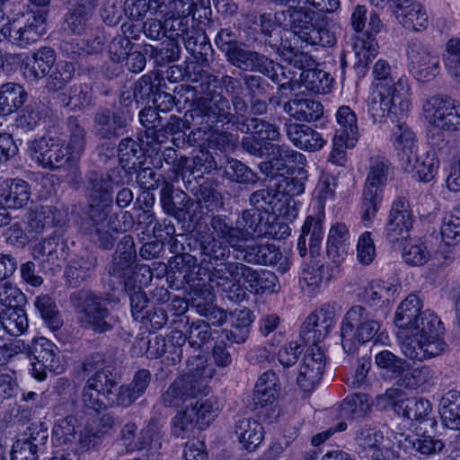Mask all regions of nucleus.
Instances as JSON below:
<instances>
[{"mask_svg":"<svg viewBox=\"0 0 460 460\" xmlns=\"http://www.w3.org/2000/svg\"><path fill=\"white\" fill-rule=\"evenodd\" d=\"M433 377V369L429 366H421L412 368L410 372H403L398 383L406 388L416 389L429 384Z\"/></svg>","mask_w":460,"mask_h":460,"instance_id":"52","label":"nucleus"},{"mask_svg":"<svg viewBox=\"0 0 460 460\" xmlns=\"http://www.w3.org/2000/svg\"><path fill=\"white\" fill-rule=\"evenodd\" d=\"M324 219L323 205L319 206L314 214L306 217L297 241V249L302 257L306 255L307 249L311 256L319 255L324 235Z\"/></svg>","mask_w":460,"mask_h":460,"instance_id":"21","label":"nucleus"},{"mask_svg":"<svg viewBox=\"0 0 460 460\" xmlns=\"http://www.w3.org/2000/svg\"><path fill=\"white\" fill-rule=\"evenodd\" d=\"M213 237L202 244L205 255L212 261L225 260L229 256L230 248L237 260L250 263L265 265L276 264L281 253L274 244L259 243L257 237L262 235L276 236L275 220L270 219L268 212L248 209L237 220L234 227L229 226L226 218L214 217L211 222Z\"/></svg>","mask_w":460,"mask_h":460,"instance_id":"2","label":"nucleus"},{"mask_svg":"<svg viewBox=\"0 0 460 460\" xmlns=\"http://www.w3.org/2000/svg\"><path fill=\"white\" fill-rule=\"evenodd\" d=\"M445 67L451 76L460 83V40L447 41L444 54Z\"/></svg>","mask_w":460,"mask_h":460,"instance_id":"57","label":"nucleus"},{"mask_svg":"<svg viewBox=\"0 0 460 460\" xmlns=\"http://www.w3.org/2000/svg\"><path fill=\"white\" fill-rule=\"evenodd\" d=\"M398 446L404 451L414 450L424 456H432L440 453L445 447L442 439L430 435H420L413 437H403L398 439Z\"/></svg>","mask_w":460,"mask_h":460,"instance_id":"32","label":"nucleus"},{"mask_svg":"<svg viewBox=\"0 0 460 460\" xmlns=\"http://www.w3.org/2000/svg\"><path fill=\"white\" fill-rule=\"evenodd\" d=\"M405 393L399 388L387 389L376 397V407L381 410L393 409L400 413L405 401Z\"/></svg>","mask_w":460,"mask_h":460,"instance_id":"59","label":"nucleus"},{"mask_svg":"<svg viewBox=\"0 0 460 460\" xmlns=\"http://www.w3.org/2000/svg\"><path fill=\"white\" fill-rule=\"evenodd\" d=\"M287 135L296 147L305 152L320 151L327 143L322 133L305 124H290Z\"/></svg>","mask_w":460,"mask_h":460,"instance_id":"27","label":"nucleus"},{"mask_svg":"<svg viewBox=\"0 0 460 460\" xmlns=\"http://www.w3.org/2000/svg\"><path fill=\"white\" fill-rule=\"evenodd\" d=\"M38 447L31 438L18 439L13 445L11 460H38Z\"/></svg>","mask_w":460,"mask_h":460,"instance_id":"62","label":"nucleus"},{"mask_svg":"<svg viewBox=\"0 0 460 460\" xmlns=\"http://www.w3.org/2000/svg\"><path fill=\"white\" fill-rule=\"evenodd\" d=\"M284 59L298 69L299 76L296 78L297 72H295L293 78L281 84V90L288 88L294 92L300 91L301 93L305 91L326 93L330 90L332 77L324 71L311 67L314 62L307 54L290 50Z\"/></svg>","mask_w":460,"mask_h":460,"instance_id":"11","label":"nucleus"},{"mask_svg":"<svg viewBox=\"0 0 460 460\" xmlns=\"http://www.w3.org/2000/svg\"><path fill=\"white\" fill-rule=\"evenodd\" d=\"M28 93L20 84L9 82L0 85V114L8 116L15 112L27 101Z\"/></svg>","mask_w":460,"mask_h":460,"instance_id":"33","label":"nucleus"},{"mask_svg":"<svg viewBox=\"0 0 460 460\" xmlns=\"http://www.w3.org/2000/svg\"><path fill=\"white\" fill-rule=\"evenodd\" d=\"M31 197L29 184L22 179H5L0 181V208L18 209L24 207Z\"/></svg>","mask_w":460,"mask_h":460,"instance_id":"25","label":"nucleus"},{"mask_svg":"<svg viewBox=\"0 0 460 460\" xmlns=\"http://www.w3.org/2000/svg\"><path fill=\"white\" fill-rule=\"evenodd\" d=\"M74 75V66L68 62H60L57 71L51 75L48 88L50 91L62 90L66 84L71 80Z\"/></svg>","mask_w":460,"mask_h":460,"instance_id":"64","label":"nucleus"},{"mask_svg":"<svg viewBox=\"0 0 460 460\" xmlns=\"http://www.w3.org/2000/svg\"><path fill=\"white\" fill-rule=\"evenodd\" d=\"M189 405L191 410H194L199 429L208 428L217 418L222 408L219 401L213 396L199 399Z\"/></svg>","mask_w":460,"mask_h":460,"instance_id":"39","label":"nucleus"},{"mask_svg":"<svg viewBox=\"0 0 460 460\" xmlns=\"http://www.w3.org/2000/svg\"><path fill=\"white\" fill-rule=\"evenodd\" d=\"M375 364L393 378H400L405 371L407 363L393 352L384 349L375 356Z\"/></svg>","mask_w":460,"mask_h":460,"instance_id":"48","label":"nucleus"},{"mask_svg":"<svg viewBox=\"0 0 460 460\" xmlns=\"http://www.w3.org/2000/svg\"><path fill=\"white\" fill-rule=\"evenodd\" d=\"M111 206V198L108 192H102L100 195V200L95 203L93 199L90 205V217L94 223V230H91L90 234L93 242H99L100 245L103 248H110L113 243L112 235L105 231L102 234L101 227H102L109 214V208Z\"/></svg>","mask_w":460,"mask_h":460,"instance_id":"26","label":"nucleus"},{"mask_svg":"<svg viewBox=\"0 0 460 460\" xmlns=\"http://www.w3.org/2000/svg\"><path fill=\"white\" fill-rule=\"evenodd\" d=\"M35 307L52 331H56L61 326L62 322L58 314L57 306L49 296H38L35 301Z\"/></svg>","mask_w":460,"mask_h":460,"instance_id":"55","label":"nucleus"},{"mask_svg":"<svg viewBox=\"0 0 460 460\" xmlns=\"http://www.w3.org/2000/svg\"><path fill=\"white\" fill-rule=\"evenodd\" d=\"M382 200L383 195L374 193L367 195L363 191L360 218L365 227H370L373 225Z\"/></svg>","mask_w":460,"mask_h":460,"instance_id":"58","label":"nucleus"},{"mask_svg":"<svg viewBox=\"0 0 460 460\" xmlns=\"http://www.w3.org/2000/svg\"><path fill=\"white\" fill-rule=\"evenodd\" d=\"M376 257V245L373 233L362 232L356 242V260L363 266L370 265Z\"/></svg>","mask_w":460,"mask_h":460,"instance_id":"51","label":"nucleus"},{"mask_svg":"<svg viewBox=\"0 0 460 460\" xmlns=\"http://www.w3.org/2000/svg\"><path fill=\"white\" fill-rule=\"evenodd\" d=\"M372 77L366 104L374 121L382 122L388 116L397 118L410 111L411 88L407 76L394 80L390 64L378 59L373 66Z\"/></svg>","mask_w":460,"mask_h":460,"instance_id":"4","label":"nucleus"},{"mask_svg":"<svg viewBox=\"0 0 460 460\" xmlns=\"http://www.w3.org/2000/svg\"><path fill=\"white\" fill-rule=\"evenodd\" d=\"M215 375L213 367L206 356L191 357L187 365V373L176 379L163 395L168 406H177L189 398L206 394L208 386Z\"/></svg>","mask_w":460,"mask_h":460,"instance_id":"7","label":"nucleus"},{"mask_svg":"<svg viewBox=\"0 0 460 460\" xmlns=\"http://www.w3.org/2000/svg\"><path fill=\"white\" fill-rule=\"evenodd\" d=\"M83 312V320L91 324L95 331L105 332L111 327L112 317L102 306V303L97 297H87Z\"/></svg>","mask_w":460,"mask_h":460,"instance_id":"38","label":"nucleus"},{"mask_svg":"<svg viewBox=\"0 0 460 460\" xmlns=\"http://www.w3.org/2000/svg\"><path fill=\"white\" fill-rule=\"evenodd\" d=\"M228 102L222 97L209 101L208 104L203 102L199 109L193 110L190 116L195 125V131L189 136V141L203 145L217 143L219 138L226 137L219 133L218 123H224L228 118Z\"/></svg>","mask_w":460,"mask_h":460,"instance_id":"10","label":"nucleus"},{"mask_svg":"<svg viewBox=\"0 0 460 460\" xmlns=\"http://www.w3.org/2000/svg\"><path fill=\"white\" fill-rule=\"evenodd\" d=\"M402 248V258L410 266H422L427 263L431 255L425 243L417 239H404Z\"/></svg>","mask_w":460,"mask_h":460,"instance_id":"44","label":"nucleus"},{"mask_svg":"<svg viewBox=\"0 0 460 460\" xmlns=\"http://www.w3.org/2000/svg\"><path fill=\"white\" fill-rule=\"evenodd\" d=\"M240 130L252 134V137L243 140V147L252 155H267L269 160L260 164L261 171L270 177L275 182L272 190H261L254 192L251 197L252 209L259 212H268L270 219L277 220L282 217L287 221H293L298 216L301 203L294 198L305 191V183L301 179L284 176L296 166L305 163L303 154L290 149L286 146H277L275 141L279 137L277 127L258 118H248L243 121H236Z\"/></svg>","mask_w":460,"mask_h":460,"instance_id":"1","label":"nucleus"},{"mask_svg":"<svg viewBox=\"0 0 460 460\" xmlns=\"http://www.w3.org/2000/svg\"><path fill=\"white\" fill-rule=\"evenodd\" d=\"M332 316L323 309L311 314L303 326V338L313 347L305 353L297 376V384L305 392H312L318 385L325 365V356L318 345L333 327Z\"/></svg>","mask_w":460,"mask_h":460,"instance_id":"5","label":"nucleus"},{"mask_svg":"<svg viewBox=\"0 0 460 460\" xmlns=\"http://www.w3.org/2000/svg\"><path fill=\"white\" fill-rule=\"evenodd\" d=\"M323 267L306 266L303 269L300 284L302 288L309 293H314L325 287L332 279H328L331 269L326 266L327 274H323Z\"/></svg>","mask_w":460,"mask_h":460,"instance_id":"46","label":"nucleus"},{"mask_svg":"<svg viewBox=\"0 0 460 460\" xmlns=\"http://www.w3.org/2000/svg\"><path fill=\"white\" fill-rule=\"evenodd\" d=\"M338 128L334 137L350 140L351 144H357L358 140V119L355 112L349 106H341L336 112Z\"/></svg>","mask_w":460,"mask_h":460,"instance_id":"41","label":"nucleus"},{"mask_svg":"<svg viewBox=\"0 0 460 460\" xmlns=\"http://www.w3.org/2000/svg\"><path fill=\"white\" fill-rule=\"evenodd\" d=\"M102 428L94 429L91 425L83 429L75 416L58 420L52 429V440L56 448L79 450L88 447L93 439L106 433L113 425L111 416L103 415L100 420Z\"/></svg>","mask_w":460,"mask_h":460,"instance_id":"8","label":"nucleus"},{"mask_svg":"<svg viewBox=\"0 0 460 460\" xmlns=\"http://www.w3.org/2000/svg\"><path fill=\"white\" fill-rule=\"evenodd\" d=\"M279 393V379L274 372H265L256 383L254 401L256 404L263 407L272 404Z\"/></svg>","mask_w":460,"mask_h":460,"instance_id":"40","label":"nucleus"},{"mask_svg":"<svg viewBox=\"0 0 460 460\" xmlns=\"http://www.w3.org/2000/svg\"><path fill=\"white\" fill-rule=\"evenodd\" d=\"M55 61L56 55L52 49L40 48L22 59L23 75L31 80L44 77L50 71Z\"/></svg>","mask_w":460,"mask_h":460,"instance_id":"28","label":"nucleus"},{"mask_svg":"<svg viewBox=\"0 0 460 460\" xmlns=\"http://www.w3.org/2000/svg\"><path fill=\"white\" fill-rule=\"evenodd\" d=\"M389 164L386 160L380 157L372 158L367 176L364 192L367 195H383L388 177Z\"/></svg>","mask_w":460,"mask_h":460,"instance_id":"36","label":"nucleus"},{"mask_svg":"<svg viewBox=\"0 0 460 460\" xmlns=\"http://www.w3.org/2000/svg\"><path fill=\"white\" fill-rule=\"evenodd\" d=\"M217 286L234 301H242L250 292L255 278V269L239 262H231L216 270L213 274Z\"/></svg>","mask_w":460,"mask_h":460,"instance_id":"13","label":"nucleus"},{"mask_svg":"<svg viewBox=\"0 0 460 460\" xmlns=\"http://www.w3.org/2000/svg\"><path fill=\"white\" fill-rule=\"evenodd\" d=\"M403 404L400 413L408 420L422 422L432 410L430 402L423 398L407 399L405 397Z\"/></svg>","mask_w":460,"mask_h":460,"instance_id":"53","label":"nucleus"},{"mask_svg":"<svg viewBox=\"0 0 460 460\" xmlns=\"http://www.w3.org/2000/svg\"><path fill=\"white\" fill-rule=\"evenodd\" d=\"M406 58L409 72L418 81L429 82L439 74L438 57L420 40L409 41Z\"/></svg>","mask_w":460,"mask_h":460,"instance_id":"17","label":"nucleus"},{"mask_svg":"<svg viewBox=\"0 0 460 460\" xmlns=\"http://www.w3.org/2000/svg\"><path fill=\"white\" fill-rule=\"evenodd\" d=\"M131 257V251L125 252L123 265L119 270L114 269L111 274L114 277L121 279V282H123L125 288H134L137 289H142L143 287L147 286L151 282L153 279V274L148 266L140 265L137 268L136 271H134V283H131L129 278L126 279V276L132 273V270L129 268Z\"/></svg>","mask_w":460,"mask_h":460,"instance_id":"35","label":"nucleus"},{"mask_svg":"<svg viewBox=\"0 0 460 460\" xmlns=\"http://www.w3.org/2000/svg\"><path fill=\"white\" fill-rule=\"evenodd\" d=\"M422 116L435 128L444 130L460 129V104L439 95L430 96L423 101Z\"/></svg>","mask_w":460,"mask_h":460,"instance_id":"16","label":"nucleus"},{"mask_svg":"<svg viewBox=\"0 0 460 460\" xmlns=\"http://www.w3.org/2000/svg\"><path fill=\"white\" fill-rule=\"evenodd\" d=\"M422 306L420 298L411 294L400 303L394 315L402 353L418 361L435 358L446 348L441 321L433 312L422 311Z\"/></svg>","mask_w":460,"mask_h":460,"instance_id":"3","label":"nucleus"},{"mask_svg":"<svg viewBox=\"0 0 460 460\" xmlns=\"http://www.w3.org/2000/svg\"><path fill=\"white\" fill-rule=\"evenodd\" d=\"M290 26L294 34L305 43V46L320 45L323 47L333 46L336 42L335 37L327 30L318 28L313 22L314 12L304 11L303 9L288 10Z\"/></svg>","mask_w":460,"mask_h":460,"instance_id":"19","label":"nucleus"},{"mask_svg":"<svg viewBox=\"0 0 460 460\" xmlns=\"http://www.w3.org/2000/svg\"><path fill=\"white\" fill-rule=\"evenodd\" d=\"M394 13L398 22L405 29L414 31L425 30L429 24V17L420 3L414 0H392Z\"/></svg>","mask_w":460,"mask_h":460,"instance_id":"24","label":"nucleus"},{"mask_svg":"<svg viewBox=\"0 0 460 460\" xmlns=\"http://www.w3.org/2000/svg\"><path fill=\"white\" fill-rule=\"evenodd\" d=\"M371 405L367 394H353L341 404V414L344 418L359 419L369 411Z\"/></svg>","mask_w":460,"mask_h":460,"instance_id":"50","label":"nucleus"},{"mask_svg":"<svg viewBox=\"0 0 460 460\" xmlns=\"http://www.w3.org/2000/svg\"><path fill=\"white\" fill-rule=\"evenodd\" d=\"M406 115L407 113L397 118L388 116L384 119H390L393 123H395L392 129L390 141L400 161V164L402 163H409V158L414 157L418 152L415 134L411 128L402 121V119Z\"/></svg>","mask_w":460,"mask_h":460,"instance_id":"23","label":"nucleus"},{"mask_svg":"<svg viewBox=\"0 0 460 460\" xmlns=\"http://www.w3.org/2000/svg\"><path fill=\"white\" fill-rule=\"evenodd\" d=\"M115 387L111 375L107 371L96 373L88 379L82 394L84 405L98 412L109 405H112L115 395L112 389Z\"/></svg>","mask_w":460,"mask_h":460,"instance_id":"20","label":"nucleus"},{"mask_svg":"<svg viewBox=\"0 0 460 460\" xmlns=\"http://www.w3.org/2000/svg\"><path fill=\"white\" fill-rule=\"evenodd\" d=\"M401 166L406 172L420 181L429 182L438 173L439 161L433 153H425L420 156L409 158V163H402Z\"/></svg>","mask_w":460,"mask_h":460,"instance_id":"30","label":"nucleus"},{"mask_svg":"<svg viewBox=\"0 0 460 460\" xmlns=\"http://www.w3.org/2000/svg\"><path fill=\"white\" fill-rule=\"evenodd\" d=\"M58 100L63 106L76 110L88 102V88L85 85H74L65 90L58 95Z\"/></svg>","mask_w":460,"mask_h":460,"instance_id":"56","label":"nucleus"},{"mask_svg":"<svg viewBox=\"0 0 460 460\" xmlns=\"http://www.w3.org/2000/svg\"><path fill=\"white\" fill-rule=\"evenodd\" d=\"M356 145H350V140L341 138V137H333L328 161L337 166H345L347 163V149H351Z\"/></svg>","mask_w":460,"mask_h":460,"instance_id":"61","label":"nucleus"},{"mask_svg":"<svg viewBox=\"0 0 460 460\" xmlns=\"http://www.w3.org/2000/svg\"><path fill=\"white\" fill-rule=\"evenodd\" d=\"M195 428H198V422L194 410H191L189 404L178 410L171 420V432L176 438L189 436Z\"/></svg>","mask_w":460,"mask_h":460,"instance_id":"45","label":"nucleus"},{"mask_svg":"<svg viewBox=\"0 0 460 460\" xmlns=\"http://www.w3.org/2000/svg\"><path fill=\"white\" fill-rule=\"evenodd\" d=\"M31 351L34 355L30 372L33 378L43 381L47 371L61 374L66 370V362L58 347L45 337L33 339Z\"/></svg>","mask_w":460,"mask_h":460,"instance_id":"15","label":"nucleus"},{"mask_svg":"<svg viewBox=\"0 0 460 460\" xmlns=\"http://www.w3.org/2000/svg\"><path fill=\"white\" fill-rule=\"evenodd\" d=\"M413 217L406 199L398 198L393 204L385 226L386 238L398 243L407 238L412 227Z\"/></svg>","mask_w":460,"mask_h":460,"instance_id":"22","label":"nucleus"},{"mask_svg":"<svg viewBox=\"0 0 460 460\" xmlns=\"http://www.w3.org/2000/svg\"><path fill=\"white\" fill-rule=\"evenodd\" d=\"M380 323L361 306H353L345 314L341 331L342 347L352 351L358 343H366L375 338Z\"/></svg>","mask_w":460,"mask_h":460,"instance_id":"12","label":"nucleus"},{"mask_svg":"<svg viewBox=\"0 0 460 460\" xmlns=\"http://www.w3.org/2000/svg\"><path fill=\"white\" fill-rule=\"evenodd\" d=\"M5 0H0V7ZM46 15L39 7L13 18L0 11V41L10 39L20 47L37 41L46 32Z\"/></svg>","mask_w":460,"mask_h":460,"instance_id":"9","label":"nucleus"},{"mask_svg":"<svg viewBox=\"0 0 460 460\" xmlns=\"http://www.w3.org/2000/svg\"><path fill=\"white\" fill-rule=\"evenodd\" d=\"M351 245V234L349 226L343 222L331 225L326 239V256L331 274L328 279L338 278L341 266L347 260Z\"/></svg>","mask_w":460,"mask_h":460,"instance_id":"18","label":"nucleus"},{"mask_svg":"<svg viewBox=\"0 0 460 460\" xmlns=\"http://www.w3.org/2000/svg\"><path fill=\"white\" fill-rule=\"evenodd\" d=\"M234 433L241 447L248 452L257 450L265 435L263 426L252 419L239 420L235 425Z\"/></svg>","mask_w":460,"mask_h":460,"instance_id":"31","label":"nucleus"},{"mask_svg":"<svg viewBox=\"0 0 460 460\" xmlns=\"http://www.w3.org/2000/svg\"><path fill=\"white\" fill-rule=\"evenodd\" d=\"M137 428L132 422L126 423L120 432V441L128 452L145 451L146 460H158L162 447L160 424L157 420H151L140 431V438L137 437Z\"/></svg>","mask_w":460,"mask_h":460,"instance_id":"14","label":"nucleus"},{"mask_svg":"<svg viewBox=\"0 0 460 460\" xmlns=\"http://www.w3.org/2000/svg\"><path fill=\"white\" fill-rule=\"evenodd\" d=\"M440 415L446 427L460 429V394L456 391L447 393L440 402Z\"/></svg>","mask_w":460,"mask_h":460,"instance_id":"43","label":"nucleus"},{"mask_svg":"<svg viewBox=\"0 0 460 460\" xmlns=\"http://www.w3.org/2000/svg\"><path fill=\"white\" fill-rule=\"evenodd\" d=\"M0 323L6 332L11 335L22 334L29 325L27 314L19 305L7 306L4 310L1 311Z\"/></svg>","mask_w":460,"mask_h":460,"instance_id":"42","label":"nucleus"},{"mask_svg":"<svg viewBox=\"0 0 460 460\" xmlns=\"http://www.w3.org/2000/svg\"><path fill=\"white\" fill-rule=\"evenodd\" d=\"M379 46L375 37L361 35L353 44L356 58L355 66L358 74L364 75L369 62L378 54Z\"/></svg>","mask_w":460,"mask_h":460,"instance_id":"37","label":"nucleus"},{"mask_svg":"<svg viewBox=\"0 0 460 460\" xmlns=\"http://www.w3.org/2000/svg\"><path fill=\"white\" fill-rule=\"evenodd\" d=\"M440 233L447 244H456L460 242V205L445 215Z\"/></svg>","mask_w":460,"mask_h":460,"instance_id":"49","label":"nucleus"},{"mask_svg":"<svg viewBox=\"0 0 460 460\" xmlns=\"http://www.w3.org/2000/svg\"><path fill=\"white\" fill-rule=\"evenodd\" d=\"M285 111L301 121H315L323 116V105L312 99L295 98L285 104Z\"/></svg>","mask_w":460,"mask_h":460,"instance_id":"34","label":"nucleus"},{"mask_svg":"<svg viewBox=\"0 0 460 460\" xmlns=\"http://www.w3.org/2000/svg\"><path fill=\"white\" fill-rule=\"evenodd\" d=\"M226 50L228 59L234 66L243 70L259 71L263 74L270 73L269 66L272 65V62L264 56L245 50L234 43L228 44Z\"/></svg>","mask_w":460,"mask_h":460,"instance_id":"29","label":"nucleus"},{"mask_svg":"<svg viewBox=\"0 0 460 460\" xmlns=\"http://www.w3.org/2000/svg\"><path fill=\"white\" fill-rule=\"evenodd\" d=\"M226 176L237 182H252L253 181V173L248 167L240 161L231 159L225 167Z\"/></svg>","mask_w":460,"mask_h":460,"instance_id":"63","label":"nucleus"},{"mask_svg":"<svg viewBox=\"0 0 460 460\" xmlns=\"http://www.w3.org/2000/svg\"><path fill=\"white\" fill-rule=\"evenodd\" d=\"M60 215L51 207H41L40 209L30 212L28 226L31 231L40 232L59 222Z\"/></svg>","mask_w":460,"mask_h":460,"instance_id":"54","label":"nucleus"},{"mask_svg":"<svg viewBox=\"0 0 460 460\" xmlns=\"http://www.w3.org/2000/svg\"><path fill=\"white\" fill-rule=\"evenodd\" d=\"M277 277L271 271L266 270H255V278L250 288L251 293L260 294L266 291H275L277 286Z\"/></svg>","mask_w":460,"mask_h":460,"instance_id":"60","label":"nucleus"},{"mask_svg":"<svg viewBox=\"0 0 460 460\" xmlns=\"http://www.w3.org/2000/svg\"><path fill=\"white\" fill-rule=\"evenodd\" d=\"M28 155L43 168H58L79 157L84 148V130L76 128L67 146L58 137H45L27 143Z\"/></svg>","mask_w":460,"mask_h":460,"instance_id":"6","label":"nucleus"},{"mask_svg":"<svg viewBox=\"0 0 460 460\" xmlns=\"http://www.w3.org/2000/svg\"><path fill=\"white\" fill-rule=\"evenodd\" d=\"M396 293L397 287L391 282L375 280L365 288L363 298L369 303L376 304L382 302L385 304L389 303Z\"/></svg>","mask_w":460,"mask_h":460,"instance_id":"47","label":"nucleus"}]
</instances>
